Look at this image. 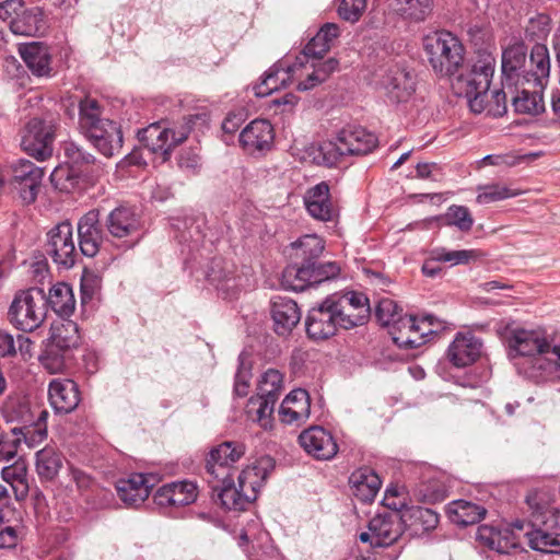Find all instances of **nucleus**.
Masks as SVG:
<instances>
[{
    "mask_svg": "<svg viewBox=\"0 0 560 560\" xmlns=\"http://www.w3.org/2000/svg\"><path fill=\"white\" fill-rule=\"evenodd\" d=\"M525 504L533 526L526 533L529 547L540 552L560 555V533L549 532L557 525V517L547 495L532 490L526 495Z\"/></svg>",
    "mask_w": 560,
    "mask_h": 560,
    "instance_id": "nucleus-5",
    "label": "nucleus"
},
{
    "mask_svg": "<svg viewBox=\"0 0 560 560\" xmlns=\"http://www.w3.org/2000/svg\"><path fill=\"white\" fill-rule=\"evenodd\" d=\"M341 268L335 261L318 262L304 266H288L282 272L281 283L284 289L304 291L306 288L336 279Z\"/></svg>",
    "mask_w": 560,
    "mask_h": 560,
    "instance_id": "nucleus-11",
    "label": "nucleus"
},
{
    "mask_svg": "<svg viewBox=\"0 0 560 560\" xmlns=\"http://www.w3.org/2000/svg\"><path fill=\"white\" fill-rule=\"evenodd\" d=\"M366 9V0H341L338 7L339 16L350 23L360 20Z\"/></svg>",
    "mask_w": 560,
    "mask_h": 560,
    "instance_id": "nucleus-58",
    "label": "nucleus"
},
{
    "mask_svg": "<svg viewBox=\"0 0 560 560\" xmlns=\"http://www.w3.org/2000/svg\"><path fill=\"white\" fill-rule=\"evenodd\" d=\"M47 314L46 295L42 289L32 288L15 294L8 317L22 331H34L44 323Z\"/></svg>",
    "mask_w": 560,
    "mask_h": 560,
    "instance_id": "nucleus-9",
    "label": "nucleus"
},
{
    "mask_svg": "<svg viewBox=\"0 0 560 560\" xmlns=\"http://www.w3.org/2000/svg\"><path fill=\"white\" fill-rule=\"evenodd\" d=\"M50 338L45 353L40 357L43 366L50 373L61 372L71 359V352L80 345L78 325L72 320H63L50 328Z\"/></svg>",
    "mask_w": 560,
    "mask_h": 560,
    "instance_id": "nucleus-8",
    "label": "nucleus"
},
{
    "mask_svg": "<svg viewBox=\"0 0 560 560\" xmlns=\"http://www.w3.org/2000/svg\"><path fill=\"white\" fill-rule=\"evenodd\" d=\"M35 465L40 479L52 480L62 467V456L54 447L46 446L36 453Z\"/></svg>",
    "mask_w": 560,
    "mask_h": 560,
    "instance_id": "nucleus-44",
    "label": "nucleus"
},
{
    "mask_svg": "<svg viewBox=\"0 0 560 560\" xmlns=\"http://www.w3.org/2000/svg\"><path fill=\"white\" fill-rule=\"evenodd\" d=\"M250 365L245 362L244 354L238 357V368L235 374L234 393L238 397H245L248 394L252 372Z\"/></svg>",
    "mask_w": 560,
    "mask_h": 560,
    "instance_id": "nucleus-57",
    "label": "nucleus"
},
{
    "mask_svg": "<svg viewBox=\"0 0 560 560\" xmlns=\"http://www.w3.org/2000/svg\"><path fill=\"white\" fill-rule=\"evenodd\" d=\"M334 304L341 310V316L350 315L355 326L362 325L370 314L369 299L363 293L347 292L329 295Z\"/></svg>",
    "mask_w": 560,
    "mask_h": 560,
    "instance_id": "nucleus-37",
    "label": "nucleus"
},
{
    "mask_svg": "<svg viewBox=\"0 0 560 560\" xmlns=\"http://www.w3.org/2000/svg\"><path fill=\"white\" fill-rule=\"evenodd\" d=\"M443 225L455 226L462 232H468L474 225V218L465 206L452 205L440 218Z\"/></svg>",
    "mask_w": 560,
    "mask_h": 560,
    "instance_id": "nucleus-47",
    "label": "nucleus"
},
{
    "mask_svg": "<svg viewBox=\"0 0 560 560\" xmlns=\"http://www.w3.org/2000/svg\"><path fill=\"white\" fill-rule=\"evenodd\" d=\"M205 220L201 217L184 215L171 219L172 228L178 232L176 237L180 243L195 242L202 240V225Z\"/></svg>",
    "mask_w": 560,
    "mask_h": 560,
    "instance_id": "nucleus-43",
    "label": "nucleus"
},
{
    "mask_svg": "<svg viewBox=\"0 0 560 560\" xmlns=\"http://www.w3.org/2000/svg\"><path fill=\"white\" fill-rule=\"evenodd\" d=\"M402 522L399 513L388 512L375 515L368 525V530L359 536L362 542L372 547H388L402 535Z\"/></svg>",
    "mask_w": 560,
    "mask_h": 560,
    "instance_id": "nucleus-16",
    "label": "nucleus"
},
{
    "mask_svg": "<svg viewBox=\"0 0 560 560\" xmlns=\"http://www.w3.org/2000/svg\"><path fill=\"white\" fill-rule=\"evenodd\" d=\"M12 177L10 187L15 191L24 205L33 203L38 195L44 170L28 160H19L11 166Z\"/></svg>",
    "mask_w": 560,
    "mask_h": 560,
    "instance_id": "nucleus-15",
    "label": "nucleus"
},
{
    "mask_svg": "<svg viewBox=\"0 0 560 560\" xmlns=\"http://www.w3.org/2000/svg\"><path fill=\"white\" fill-rule=\"evenodd\" d=\"M79 128L86 139L105 156L117 154L122 147L120 126L102 116L100 103L85 97L79 104Z\"/></svg>",
    "mask_w": 560,
    "mask_h": 560,
    "instance_id": "nucleus-3",
    "label": "nucleus"
},
{
    "mask_svg": "<svg viewBox=\"0 0 560 560\" xmlns=\"http://www.w3.org/2000/svg\"><path fill=\"white\" fill-rule=\"evenodd\" d=\"M478 190L479 192L476 200L480 205L504 200L511 197H515L520 194L517 190L500 184L485 185L479 187Z\"/></svg>",
    "mask_w": 560,
    "mask_h": 560,
    "instance_id": "nucleus-52",
    "label": "nucleus"
},
{
    "mask_svg": "<svg viewBox=\"0 0 560 560\" xmlns=\"http://www.w3.org/2000/svg\"><path fill=\"white\" fill-rule=\"evenodd\" d=\"M310 412V396L302 388L292 390L280 406L281 421L287 424L306 420Z\"/></svg>",
    "mask_w": 560,
    "mask_h": 560,
    "instance_id": "nucleus-36",
    "label": "nucleus"
},
{
    "mask_svg": "<svg viewBox=\"0 0 560 560\" xmlns=\"http://www.w3.org/2000/svg\"><path fill=\"white\" fill-rule=\"evenodd\" d=\"M447 515L452 523L468 526L480 522L486 515V509L476 503L456 500L447 505Z\"/></svg>",
    "mask_w": 560,
    "mask_h": 560,
    "instance_id": "nucleus-40",
    "label": "nucleus"
},
{
    "mask_svg": "<svg viewBox=\"0 0 560 560\" xmlns=\"http://www.w3.org/2000/svg\"><path fill=\"white\" fill-rule=\"evenodd\" d=\"M416 177L439 182L442 179L441 166L434 162L418 163L416 166Z\"/></svg>",
    "mask_w": 560,
    "mask_h": 560,
    "instance_id": "nucleus-64",
    "label": "nucleus"
},
{
    "mask_svg": "<svg viewBox=\"0 0 560 560\" xmlns=\"http://www.w3.org/2000/svg\"><path fill=\"white\" fill-rule=\"evenodd\" d=\"M374 133L362 127L345 128L335 140L324 141L317 148L314 160L318 164L334 166L346 156L366 155L377 147Z\"/></svg>",
    "mask_w": 560,
    "mask_h": 560,
    "instance_id": "nucleus-6",
    "label": "nucleus"
},
{
    "mask_svg": "<svg viewBox=\"0 0 560 560\" xmlns=\"http://www.w3.org/2000/svg\"><path fill=\"white\" fill-rule=\"evenodd\" d=\"M188 122L168 128L160 122L150 125L138 132L139 140L151 153L161 154L166 161L172 150L185 141L190 132Z\"/></svg>",
    "mask_w": 560,
    "mask_h": 560,
    "instance_id": "nucleus-12",
    "label": "nucleus"
},
{
    "mask_svg": "<svg viewBox=\"0 0 560 560\" xmlns=\"http://www.w3.org/2000/svg\"><path fill=\"white\" fill-rule=\"evenodd\" d=\"M155 483L156 477L153 474H132L117 482V495L126 506L138 508L149 498Z\"/></svg>",
    "mask_w": 560,
    "mask_h": 560,
    "instance_id": "nucleus-21",
    "label": "nucleus"
},
{
    "mask_svg": "<svg viewBox=\"0 0 560 560\" xmlns=\"http://www.w3.org/2000/svg\"><path fill=\"white\" fill-rule=\"evenodd\" d=\"M401 522L404 532L411 537H420L433 530L440 521L439 514L429 508L410 506L402 510Z\"/></svg>",
    "mask_w": 560,
    "mask_h": 560,
    "instance_id": "nucleus-28",
    "label": "nucleus"
},
{
    "mask_svg": "<svg viewBox=\"0 0 560 560\" xmlns=\"http://www.w3.org/2000/svg\"><path fill=\"white\" fill-rule=\"evenodd\" d=\"M505 341L509 355L514 360L518 373L527 378L539 381L560 370V346H555L551 352L556 360L545 357L550 351V343L544 331L521 327L508 328Z\"/></svg>",
    "mask_w": 560,
    "mask_h": 560,
    "instance_id": "nucleus-1",
    "label": "nucleus"
},
{
    "mask_svg": "<svg viewBox=\"0 0 560 560\" xmlns=\"http://www.w3.org/2000/svg\"><path fill=\"white\" fill-rule=\"evenodd\" d=\"M36 418L26 425H15L11 432L16 436V441L23 440L30 447H35L47 438V419L49 412L46 409H36Z\"/></svg>",
    "mask_w": 560,
    "mask_h": 560,
    "instance_id": "nucleus-38",
    "label": "nucleus"
},
{
    "mask_svg": "<svg viewBox=\"0 0 560 560\" xmlns=\"http://www.w3.org/2000/svg\"><path fill=\"white\" fill-rule=\"evenodd\" d=\"M63 153L67 159V164L72 167H80L94 163L95 156L85 151L82 147L73 141H66L62 144Z\"/></svg>",
    "mask_w": 560,
    "mask_h": 560,
    "instance_id": "nucleus-55",
    "label": "nucleus"
},
{
    "mask_svg": "<svg viewBox=\"0 0 560 560\" xmlns=\"http://www.w3.org/2000/svg\"><path fill=\"white\" fill-rule=\"evenodd\" d=\"M273 137V128L268 120L255 119L240 133V143L248 153H255L270 149Z\"/></svg>",
    "mask_w": 560,
    "mask_h": 560,
    "instance_id": "nucleus-29",
    "label": "nucleus"
},
{
    "mask_svg": "<svg viewBox=\"0 0 560 560\" xmlns=\"http://www.w3.org/2000/svg\"><path fill=\"white\" fill-rule=\"evenodd\" d=\"M3 417L7 422L18 425H26L31 423L37 416L26 404L19 401H11L3 407Z\"/></svg>",
    "mask_w": 560,
    "mask_h": 560,
    "instance_id": "nucleus-51",
    "label": "nucleus"
},
{
    "mask_svg": "<svg viewBox=\"0 0 560 560\" xmlns=\"http://www.w3.org/2000/svg\"><path fill=\"white\" fill-rule=\"evenodd\" d=\"M178 166L188 174H197L200 168V158L192 151H183L178 158Z\"/></svg>",
    "mask_w": 560,
    "mask_h": 560,
    "instance_id": "nucleus-63",
    "label": "nucleus"
},
{
    "mask_svg": "<svg viewBox=\"0 0 560 560\" xmlns=\"http://www.w3.org/2000/svg\"><path fill=\"white\" fill-rule=\"evenodd\" d=\"M416 77L399 66L388 68L380 81L388 100L393 103L408 102L416 92Z\"/></svg>",
    "mask_w": 560,
    "mask_h": 560,
    "instance_id": "nucleus-18",
    "label": "nucleus"
},
{
    "mask_svg": "<svg viewBox=\"0 0 560 560\" xmlns=\"http://www.w3.org/2000/svg\"><path fill=\"white\" fill-rule=\"evenodd\" d=\"M301 447L318 460H330L338 453V444L332 434L319 425L303 430L299 435Z\"/></svg>",
    "mask_w": 560,
    "mask_h": 560,
    "instance_id": "nucleus-20",
    "label": "nucleus"
},
{
    "mask_svg": "<svg viewBox=\"0 0 560 560\" xmlns=\"http://www.w3.org/2000/svg\"><path fill=\"white\" fill-rule=\"evenodd\" d=\"M330 45L322 40L317 42V34L305 45L301 56L296 57L295 62L302 61L303 68H306L310 59H322L324 55L330 49Z\"/></svg>",
    "mask_w": 560,
    "mask_h": 560,
    "instance_id": "nucleus-56",
    "label": "nucleus"
},
{
    "mask_svg": "<svg viewBox=\"0 0 560 560\" xmlns=\"http://www.w3.org/2000/svg\"><path fill=\"white\" fill-rule=\"evenodd\" d=\"M273 468V459L270 456H262L240 472L237 487L231 476L224 481V486L213 485L212 489L218 492V498L226 510L243 511L256 500Z\"/></svg>",
    "mask_w": 560,
    "mask_h": 560,
    "instance_id": "nucleus-2",
    "label": "nucleus"
},
{
    "mask_svg": "<svg viewBox=\"0 0 560 560\" xmlns=\"http://www.w3.org/2000/svg\"><path fill=\"white\" fill-rule=\"evenodd\" d=\"M303 68V62H294L287 68L280 63H276L266 71L260 83L256 84L253 90L257 97H265L270 95L273 91L285 86L291 82L292 77Z\"/></svg>",
    "mask_w": 560,
    "mask_h": 560,
    "instance_id": "nucleus-33",
    "label": "nucleus"
},
{
    "mask_svg": "<svg viewBox=\"0 0 560 560\" xmlns=\"http://www.w3.org/2000/svg\"><path fill=\"white\" fill-rule=\"evenodd\" d=\"M402 310L392 299H382L375 308L378 322L388 329L400 318Z\"/></svg>",
    "mask_w": 560,
    "mask_h": 560,
    "instance_id": "nucleus-54",
    "label": "nucleus"
},
{
    "mask_svg": "<svg viewBox=\"0 0 560 560\" xmlns=\"http://www.w3.org/2000/svg\"><path fill=\"white\" fill-rule=\"evenodd\" d=\"M294 262L291 266L312 264L322 256L325 241L316 234H305L292 243Z\"/></svg>",
    "mask_w": 560,
    "mask_h": 560,
    "instance_id": "nucleus-39",
    "label": "nucleus"
},
{
    "mask_svg": "<svg viewBox=\"0 0 560 560\" xmlns=\"http://www.w3.org/2000/svg\"><path fill=\"white\" fill-rule=\"evenodd\" d=\"M433 0H397L396 11L404 18L420 22L432 12Z\"/></svg>",
    "mask_w": 560,
    "mask_h": 560,
    "instance_id": "nucleus-46",
    "label": "nucleus"
},
{
    "mask_svg": "<svg viewBox=\"0 0 560 560\" xmlns=\"http://www.w3.org/2000/svg\"><path fill=\"white\" fill-rule=\"evenodd\" d=\"M79 247L88 257H94L104 240V231L100 223V210L86 212L78 223Z\"/></svg>",
    "mask_w": 560,
    "mask_h": 560,
    "instance_id": "nucleus-25",
    "label": "nucleus"
},
{
    "mask_svg": "<svg viewBox=\"0 0 560 560\" xmlns=\"http://www.w3.org/2000/svg\"><path fill=\"white\" fill-rule=\"evenodd\" d=\"M19 52L34 75H51V55L46 45L38 42L21 44L19 46Z\"/></svg>",
    "mask_w": 560,
    "mask_h": 560,
    "instance_id": "nucleus-35",
    "label": "nucleus"
},
{
    "mask_svg": "<svg viewBox=\"0 0 560 560\" xmlns=\"http://www.w3.org/2000/svg\"><path fill=\"white\" fill-rule=\"evenodd\" d=\"M495 57L488 51L478 52L469 69L459 70L451 79L454 92L468 101L471 112L479 114L486 109V100L494 73Z\"/></svg>",
    "mask_w": 560,
    "mask_h": 560,
    "instance_id": "nucleus-4",
    "label": "nucleus"
},
{
    "mask_svg": "<svg viewBox=\"0 0 560 560\" xmlns=\"http://www.w3.org/2000/svg\"><path fill=\"white\" fill-rule=\"evenodd\" d=\"M246 447L241 442L226 441L212 448L209 453L206 464V470L213 485L224 486V481L232 476V466L244 456Z\"/></svg>",
    "mask_w": 560,
    "mask_h": 560,
    "instance_id": "nucleus-14",
    "label": "nucleus"
},
{
    "mask_svg": "<svg viewBox=\"0 0 560 560\" xmlns=\"http://www.w3.org/2000/svg\"><path fill=\"white\" fill-rule=\"evenodd\" d=\"M341 310L327 296L317 307H313L306 317L307 336L313 340H325L334 336L338 328L351 329L355 322L350 315L341 316Z\"/></svg>",
    "mask_w": 560,
    "mask_h": 560,
    "instance_id": "nucleus-10",
    "label": "nucleus"
},
{
    "mask_svg": "<svg viewBox=\"0 0 560 560\" xmlns=\"http://www.w3.org/2000/svg\"><path fill=\"white\" fill-rule=\"evenodd\" d=\"M476 539L480 545L499 553H509L518 546L515 534L502 526L481 525L477 529Z\"/></svg>",
    "mask_w": 560,
    "mask_h": 560,
    "instance_id": "nucleus-30",
    "label": "nucleus"
},
{
    "mask_svg": "<svg viewBox=\"0 0 560 560\" xmlns=\"http://www.w3.org/2000/svg\"><path fill=\"white\" fill-rule=\"evenodd\" d=\"M46 253L59 267L69 269L74 265L77 249L70 222H61L47 233Z\"/></svg>",
    "mask_w": 560,
    "mask_h": 560,
    "instance_id": "nucleus-17",
    "label": "nucleus"
},
{
    "mask_svg": "<svg viewBox=\"0 0 560 560\" xmlns=\"http://www.w3.org/2000/svg\"><path fill=\"white\" fill-rule=\"evenodd\" d=\"M349 486L353 497L359 501L372 502L378 493L382 481L378 475L370 467H360L349 477Z\"/></svg>",
    "mask_w": 560,
    "mask_h": 560,
    "instance_id": "nucleus-34",
    "label": "nucleus"
},
{
    "mask_svg": "<svg viewBox=\"0 0 560 560\" xmlns=\"http://www.w3.org/2000/svg\"><path fill=\"white\" fill-rule=\"evenodd\" d=\"M107 232L116 238L133 236L139 232L141 223L139 215L128 207H117L105 220Z\"/></svg>",
    "mask_w": 560,
    "mask_h": 560,
    "instance_id": "nucleus-32",
    "label": "nucleus"
},
{
    "mask_svg": "<svg viewBox=\"0 0 560 560\" xmlns=\"http://www.w3.org/2000/svg\"><path fill=\"white\" fill-rule=\"evenodd\" d=\"M422 329V327H418L416 325V328L413 330H411L410 332H408L406 336L404 335H399L398 337H394V343L396 346H398L399 348H404V349H413V348H417L423 343H425L428 341V339H424L421 335H420V330Z\"/></svg>",
    "mask_w": 560,
    "mask_h": 560,
    "instance_id": "nucleus-62",
    "label": "nucleus"
},
{
    "mask_svg": "<svg viewBox=\"0 0 560 560\" xmlns=\"http://www.w3.org/2000/svg\"><path fill=\"white\" fill-rule=\"evenodd\" d=\"M482 341L471 331H459L448 346L447 358L456 368H465L481 355Z\"/></svg>",
    "mask_w": 560,
    "mask_h": 560,
    "instance_id": "nucleus-24",
    "label": "nucleus"
},
{
    "mask_svg": "<svg viewBox=\"0 0 560 560\" xmlns=\"http://www.w3.org/2000/svg\"><path fill=\"white\" fill-rule=\"evenodd\" d=\"M50 182L56 189L69 192L78 187L79 174L71 165H60L51 172Z\"/></svg>",
    "mask_w": 560,
    "mask_h": 560,
    "instance_id": "nucleus-49",
    "label": "nucleus"
},
{
    "mask_svg": "<svg viewBox=\"0 0 560 560\" xmlns=\"http://www.w3.org/2000/svg\"><path fill=\"white\" fill-rule=\"evenodd\" d=\"M277 400L271 398H265L259 396L250 397L248 401V412L252 413L254 407L256 408V417L255 420L259 423L261 428L265 430L270 429L272 425V413L275 410V405Z\"/></svg>",
    "mask_w": 560,
    "mask_h": 560,
    "instance_id": "nucleus-48",
    "label": "nucleus"
},
{
    "mask_svg": "<svg viewBox=\"0 0 560 560\" xmlns=\"http://www.w3.org/2000/svg\"><path fill=\"white\" fill-rule=\"evenodd\" d=\"M550 56L546 45L533 46L529 56V69L523 74V85L532 84L535 89H542L550 75Z\"/></svg>",
    "mask_w": 560,
    "mask_h": 560,
    "instance_id": "nucleus-31",
    "label": "nucleus"
},
{
    "mask_svg": "<svg viewBox=\"0 0 560 560\" xmlns=\"http://www.w3.org/2000/svg\"><path fill=\"white\" fill-rule=\"evenodd\" d=\"M46 301L47 305L61 317L70 316L74 311L75 300L72 289L65 282L52 285Z\"/></svg>",
    "mask_w": 560,
    "mask_h": 560,
    "instance_id": "nucleus-42",
    "label": "nucleus"
},
{
    "mask_svg": "<svg viewBox=\"0 0 560 560\" xmlns=\"http://www.w3.org/2000/svg\"><path fill=\"white\" fill-rule=\"evenodd\" d=\"M480 257L481 253L477 249L446 250L445 248H438L434 250V260L450 262L452 266L467 265Z\"/></svg>",
    "mask_w": 560,
    "mask_h": 560,
    "instance_id": "nucleus-50",
    "label": "nucleus"
},
{
    "mask_svg": "<svg viewBox=\"0 0 560 560\" xmlns=\"http://www.w3.org/2000/svg\"><path fill=\"white\" fill-rule=\"evenodd\" d=\"M510 94L509 90L503 88V90H497L492 92L491 98L492 101L486 100V109L492 116H502L506 113V95Z\"/></svg>",
    "mask_w": 560,
    "mask_h": 560,
    "instance_id": "nucleus-60",
    "label": "nucleus"
},
{
    "mask_svg": "<svg viewBox=\"0 0 560 560\" xmlns=\"http://www.w3.org/2000/svg\"><path fill=\"white\" fill-rule=\"evenodd\" d=\"M271 317L278 336H289L301 319V311L293 300L277 296L272 300Z\"/></svg>",
    "mask_w": 560,
    "mask_h": 560,
    "instance_id": "nucleus-27",
    "label": "nucleus"
},
{
    "mask_svg": "<svg viewBox=\"0 0 560 560\" xmlns=\"http://www.w3.org/2000/svg\"><path fill=\"white\" fill-rule=\"evenodd\" d=\"M527 47L522 40H515L502 50V86L505 89L523 85Z\"/></svg>",
    "mask_w": 560,
    "mask_h": 560,
    "instance_id": "nucleus-19",
    "label": "nucleus"
},
{
    "mask_svg": "<svg viewBox=\"0 0 560 560\" xmlns=\"http://www.w3.org/2000/svg\"><path fill=\"white\" fill-rule=\"evenodd\" d=\"M283 390V374L276 369H268L258 381L257 396L278 401Z\"/></svg>",
    "mask_w": 560,
    "mask_h": 560,
    "instance_id": "nucleus-45",
    "label": "nucleus"
},
{
    "mask_svg": "<svg viewBox=\"0 0 560 560\" xmlns=\"http://www.w3.org/2000/svg\"><path fill=\"white\" fill-rule=\"evenodd\" d=\"M2 479L18 491L21 489L23 493L27 490V469L24 463H14L7 466L1 471Z\"/></svg>",
    "mask_w": 560,
    "mask_h": 560,
    "instance_id": "nucleus-53",
    "label": "nucleus"
},
{
    "mask_svg": "<svg viewBox=\"0 0 560 560\" xmlns=\"http://www.w3.org/2000/svg\"><path fill=\"white\" fill-rule=\"evenodd\" d=\"M550 31V20L545 14H538L532 18L526 27V33L530 37L538 39L545 38Z\"/></svg>",
    "mask_w": 560,
    "mask_h": 560,
    "instance_id": "nucleus-59",
    "label": "nucleus"
},
{
    "mask_svg": "<svg viewBox=\"0 0 560 560\" xmlns=\"http://www.w3.org/2000/svg\"><path fill=\"white\" fill-rule=\"evenodd\" d=\"M56 125L52 120L31 119L22 133L21 148L30 156L44 161L52 155Z\"/></svg>",
    "mask_w": 560,
    "mask_h": 560,
    "instance_id": "nucleus-13",
    "label": "nucleus"
},
{
    "mask_svg": "<svg viewBox=\"0 0 560 560\" xmlns=\"http://www.w3.org/2000/svg\"><path fill=\"white\" fill-rule=\"evenodd\" d=\"M48 399L55 412L70 413L81 400L80 390L70 378H54L48 386Z\"/></svg>",
    "mask_w": 560,
    "mask_h": 560,
    "instance_id": "nucleus-26",
    "label": "nucleus"
},
{
    "mask_svg": "<svg viewBox=\"0 0 560 560\" xmlns=\"http://www.w3.org/2000/svg\"><path fill=\"white\" fill-rule=\"evenodd\" d=\"M304 205L308 214L322 222H332L339 215L326 182H320L306 190Z\"/></svg>",
    "mask_w": 560,
    "mask_h": 560,
    "instance_id": "nucleus-23",
    "label": "nucleus"
},
{
    "mask_svg": "<svg viewBox=\"0 0 560 560\" xmlns=\"http://www.w3.org/2000/svg\"><path fill=\"white\" fill-rule=\"evenodd\" d=\"M198 498V486L191 480L173 481L160 487L153 497L160 508H179L194 503Z\"/></svg>",
    "mask_w": 560,
    "mask_h": 560,
    "instance_id": "nucleus-22",
    "label": "nucleus"
},
{
    "mask_svg": "<svg viewBox=\"0 0 560 560\" xmlns=\"http://www.w3.org/2000/svg\"><path fill=\"white\" fill-rule=\"evenodd\" d=\"M423 49L435 74L453 78L463 69L465 47L454 34L440 31L423 38Z\"/></svg>",
    "mask_w": 560,
    "mask_h": 560,
    "instance_id": "nucleus-7",
    "label": "nucleus"
},
{
    "mask_svg": "<svg viewBox=\"0 0 560 560\" xmlns=\"http://www.w3.org/2000/svg\"><path fill=\"white\" fill-rule=\"evenodd\" d=\"M308 63L322 82L326 81L339 66L338 60L335 58H329L325 61H322L320 59H310Z\"/></svg>",
    "mask_w": 560,
    "mask_h": 560,
    "instance_id": "nucleus-61",
    "label": "nucleus"
},
{
    "mask_svg": "<svg viewBox=\"0 0 560 560\" xmlns=\"http://www.w3.org/2000/svg\"><path fill=\"white\" fill-rule=\"evenodd\" d=\"M512 97L515 112L521 114L537 115L544 110L542 97L536 90L528 91L524 85L508 89Z\"/></svg>",
    "mask_w": 560,
    "mask_h": 560,
    "instance_id": "nucleus-41",
    "label": "nucleus"
}]
</instances>
